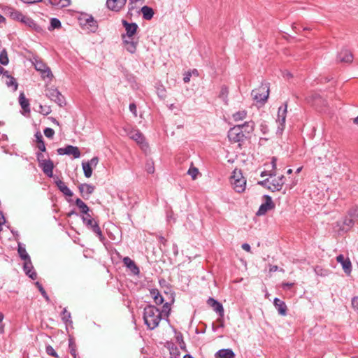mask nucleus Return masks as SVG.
Masks as SVG:
<instances>
[{
	"mask_svg": "<svg viewBox=\"0 0 358 358\" xmlns=\"http://www.w3.org/2000/svg\"><path fill=\"white\" fill-rule=\"evenodd\" d=\"M99 162V158L97 157H92L90 162H87V164H90V166L95 167Z\"/></svg>",
	"mask_w": 358,
	"mask_h": 358,
	"instance_id": "53",
	"label": "nucleus"
},
{
	"mask_svg": "<svg viewBox=\"0 0 358 358\" xmlns=\"http://www.w3.org/2000/svg\"><path fill=\"white\" fill-rule=\"evenodd\" d=\"M19 103L22 108L25 111L29 113V103L28 99L25 97L24 94L21 92L19 96Z\"/></svg>",
	"mask_w": 358,
	"mask_h": 358,
	"instance_id": "27",
	"label": "nucleus"
},
{
	"mask_svg": "<svg viewBox=\"0 0 358 358\" xmlns=\"http://www.w3.org/2000/svg\"><path fill=\"white\" fill-rule=\"evenodd\" d=\"M287 111V103H285L283 104V106H281L278 108L277 122L279 123L280 126H281V127H278V129L280 130L284 129L285 120H286Z\"/></svg>",
	"mask_w": 358,
	"mask_h": 358,
	"instance_id": "12",
	"label": "nucleus"
},
{
	"mask_svg": "<svg viewBox=\"0 0 358 358\" xmlns=\"http://www.w3.org/2000/svg\"><path fill=\"white\" fill-rule=\"evenodd\" d=\"M81 21H84V25L89 26L90 31L92 32H95L98 28L97 22L94 20V18L92 15H86L85 17L80 20Z\"/></svg>",
	"mask_w": 358,
	"mask_h": 358,
	"instance_id": "21",
	"label": "nucleus"
},
{
	"mask_svg": "<svg viewBox=\"0 0 358 358\" xmlns=\"http://www.w3.org/2000/svg\"><path fill=\"white\" fill-rule=\"evenodd\" d=\"M82 220L84 224L90 230H92L94 234L97 235L99 240L101 241H103L105 239L104 236L102 234L101 230L94 219H93L89 213L87 215H85L82 217Z\"/></svg>",
	"mask_w": 358,
	"mask_h": 358,
	"instance_id": "3",
	"label": "nucleus"
},
{
	"mask_svg": "<svg viewBox=\"0 0 358 358\" xmlns=\"http://www.w3.org/2000/svg\"><path fill=\"white\" fill-rule=\"evenodd\" d=\"M31 268H34L31 259L28 260H25L23 265V270L24 273Z\"/></svg>",
	"mask_w": 358,
	"mask_h": 358,
	"instance_id": "47",
	"label": "nucleus"
},
{
	"mask_svg": "<svg viewBox=\"0 0 358 358\" xmlns=\"http://www.w3.org/2000/svg\"><path fill=\"white\" fill-rule=\"evenodd\" d=\"M39 108H40L39 113H41V114H43L44 115H47L51 113V108L48 106L40 105Z\"/></svg>",
	"mask_w": 358,
	"mask_h": 358,
	"instance_id": "45",
	"label": "nucleus"
},
{
	"mask_svg": "<svg viewBox=\"0 0 358 358\" xmlns=\"http://www.w3.org/2000/svg\"><path fill=\"white\" fill-rule=\"evenodd\" d=\"M57 154L59 155H73L74 158L77 159L80 157V152L78 147L69 145L65 148H58Z\"/></svg>",
	"mask_w": 358,
	"mask_h": 358,
	"instance_id": "8",
	"label": "nucleus"
},
{
	"mask_svg": "<svg viewBox=\"0 0 358 358\" xmlns=\"http://www.w3.org/2000/svg\"><path fill=\"white\" fill-rule=\"evenodd\" d=\"M344 224H346L348 227H351L354 224V222L352 219L348 218L345 219Z\"/></svg>",
	"mask_w": 358,
	"mask_h": 358,
	"instance_id": "60",
	"label": "nucleus"
},
{
	"mask_svg": "<svg viewBox=\"0 0 358 358\" xmlns=\"http://www.w3.org/2000/svg\"><path fill=\"white\" fill-rule=\"evenodd\" d=\"M141 11L143 14V19L150 20L153 17L154 10L152 8L148 6H144L141 8Z\"/></svg>",
	"mask_w": 358,
	"mask_h": 358,
	"instance_id": "25",
	"label": "nucleus"
},
{
	"mask_svg": "<svg viewBox=\"0 0 358 358\" xmlns=\"http://www.w3.org/2000/svg\"><path fill=\"white\" fill-rule=\"evenodd\" d=\"M151 294L153 296L154 301L156 304L160 305L164 302V298L159 293V292L156 289H153L151 292Z\"/></svg>",
	"mask_w": 358,
	"mask_h": 358,
	"instance_id": "32",
	"label": "nucleus"
},
{
	"mask_svg": "<svg viewBox=\"0 0 358 358\" xmlns=\"http://www.w3.org/2000/svg\"><path fill=\"white\" fill-rule=\"evenodd\" d=\"M228 138L231 142L238 143L243 141L245 135L240 125L234 126L228 131Z\"/></svg>",
	"mask_w": 358,
	"mask_h": 358,
	"instance_id": "7",
	"label": "nucleus"
},
{
	"mask_svg": "<svg viewBox=\"0 0 358 358\" xmlns=\"http://www.w3.org/2000/svg\"><path fill=\"white\" fill-rule=\"evenodd\" d=\"M273 304L280 315L283 316L287 315V308L284 301L279 299L278 298H275Z\"/></svg>",
	"mask_w": 358,
	"mask_h": 358,
	"instance_id": "22",
	"label": "nucleus"
},
{
	"mask_svg": "<svg viewBox=\"0 0 358 358\" xmlns=\"http://www.w3.org/2000/svg\"><path fill=\"white\" fill-rule=\"evenodd\" d=\"M62 26L61 22L57 18L53 17L50 20V27L49 30L59 29Z\"/></svg>",
	"mask_w": 358,
	"mask_h": 358,
	"instance_id": "38",
	"label": "nucleus"
},
{
	"mask_svg": "<svg viewBox=\"0 0 358 358\" xmlns=\"http://www.w3.org/2000/svg\"><path fill=\"white\" fill-rule=\"evenodd\" d=\"M128 136L131 139L139 144L142 148L148 147L147 143L145 142V138L139 130L132 129L128 133Z\"/></svg>",
	"mask_w": 358,
	"mask_h": 358,
	"instance_id": "11",
	"label": "nucleus"
},
{
	"mask_svg": "<svg viewBox=\"0 0 358 358\" xmlns=\"http://www.w3.org/2000/svg\"><path fill=\"white\" fill-rule=\"evenodd\" d=\"M44 134L47 138H52L54 136L55 131L48 127L44 129Z\"/></svg>",
	"mask_w": 358,
	"mask_h": 358,
	"instance_id": "49",
	"label": "nucleus"
},
{
	"mask_svg": "<svg viewBox=\"0 0 358 358\" xmlns=\"http://www.w3.org/2000/svg\"><path fill=\"white\" fill-rule=\"evenodd\" d=\"M43 173L48 177H53L54 163L52 160L48 159L45 162L39 165Z\"/></svg>",
	"mask_w": 358,
	"mask_h": 358,
	"instance_id": "19",
	"label": "nucleus"
},
{
	"mask_svg": "<svg viewBox=\"0 0 358 358\" xmlns=\"http://www.w3.org/2000/svg\"><path fill=\"white\" fill-rule=\"evenodd\" d=\"M138 0H129V4H128V12L127 13V17L129 18H131L134 15V12L139 13L138 11V8L136 6V3Z\"/></svg>",
	"mask_w": 358,
	"mask_h": 358,
	"instance_id": "26",
	"label": "nucleus"
},
{
	"mask_svg": "<svg viewBox=\"0 0 358 358\" xmlns=\"http://www.w3.org/2000/svg\"><path fill=\"white\" fill-rule=\"evenodd\" d=\"M264 198L265 199V202L263 203L257 212L256 215L257 216H261L265 215L268 210L274 208L275 205L272 201V199L268 195H264Z\"/></svg>",
	"mask_w": 358,
	"mask_h": 358,
	"instance_id": "9",
	"label": "nucleus"
},
{
	"mask_svg": "<svg viewBox=\"0 0 358 358\" xmlns=\"http://www.w3.org/2000/svg\"><path fill=\"white\" fill-rule=\"evenodd\" d=\"M10 17L13 19L17 20L24 22L27 16L23 15L20 12L17 10H13L10 12Z\"/></svg>",
	"mask_w": 358,
	"mask_h": 358,
	"instance_id": "34",
	"label": "nucleus"
},
{
	"mask_svg": "<svg viewBox=\"0 0 358 358\" xmlns=\"http://www.w3.org/2000/svg\"><path fill=\"white\" fill-rule=\"evenodd\" d=\"M35 138H36V141L37 143V148L41 152H45L46 148H45V143L43 141V138L42 134L40 131H37L35 134Z\"/></svg>",
	"mask_w": 358,
	"mask_h": 358,
	"instance_id": "24",
	"label": "nucleus"
},
{
	"mask_svg": "<svg viewBox=\"0 0 358 358\" xmlns=\"http://www.w3.org/2000/svg\"><path fill=\"white\" fill-rule=\"evenodd\" d=\"M48 1L50 4L60 8L67 7L71 3V0H48Z\"/></svg>",
	"mask_w": 358,
	"mask_h": 358,
	"instance_id": "28",
	"label": "nucleus"
},
{
	"mask_svg": "<svg viewBox=\"0 0 358 358\" xmlns=\"http://www.w3.org/2000/svg\"><path fill=\"white\" fill-rule=\"evenodd\" d=\"M18 254L22 259L24 261L30 259V257L26 251L25 246L22 243H18Z\"/></svg>",
	"mask_w": 358,
	"mask_h": 358,
	"instance_id": "29",
	"label": "nucleus"
},
{
	"mask_svg": "<svg viewBox=\"0 0 358 358\" xmlns=\"http://www.w3.org/2000/svg\"><path fill=\"white\" fill-rule=\"evenodd\" d=\"M145 170L148 173L152 174L155 172L154 163L152 161H148L145 164Z\"/></svg>",
	"mask_w": 358,
	"mask_h": 358,
	"instance_id": "42",
	"label": "nucleus"
},
{
	"mask_svg": "<svg viewBox=\"0 0 358 358\" xmlns=\"http://www.w3.org/2000/svg\"><path fill=\"white\" fill-rule=\"evenodd\" d=\"M35 68L37 71H42L43 69H45L47 66L42 62H36L35 64Z\"/></svg>",
	"mask_w": 358,
	"mask_h": 358,
	"instance_id": "52",
	"label": "nucleus"
},
{
	"mask_svg": "<svg viewBox=\"0 0 358 358\" xmlns=\"http://www.w3.org/2000/svg\"><path fill=\"white\" fill-rule=\"evenodd\" d=\"M143 320L148 328L153 330L158 327L162 320V313L155 306L148 305L144 308Z\"/></svg>",
	"mask_w": 358,
	"mask_h": 358,
	"instance_id": "2",
	"label": "nucleus"
},
{
	"mask_svg": "<svg viewBox=\"0 0 358 358\" xmlns=\"http://www.w3.org/2000/svg\"><path fill=\"white\" fill-rule=\"evenodd\" d=\"M215 357L217 358H234L235 354L231 349H221L216 352Z\"/></svg>",
	"mask_w": 358,
	"mask_h": 358,
	"instance_id": "23",
	"label": "nucleus"
},
{
	"mask_svg": "<svg viewBox=\"0 0 358 358\" xmlns=\"http://www.w3.org/2000/svg\"><path fill=\"white\" fill-rule=\"evenodd\" d=\"M26 275H28L30 278L32 280H35L37 278V274L34 270V268H31L27 271L25 272Z\"/></svg>",
	"mask_w": 358,
	"mask_h": 358,
	"instance_id": "51",
	"label": "nucleus"
},
{
	"mask_svg": "<svg viewBox=\"0 0 358 358\" xmlns=\"http://www.w3.org/2000/svg\"><path fill=\"white\" fill-rule=\"evenodd\" d=\"M42 73V76L43 78H52L53 75L50 69V68L47 67L45 68V69H43V71H41Z\"/></svg>",
	"mask_w": 358,
	"mask_h": 358,
	"instance_id": "50",
	"label": "nucleus"
},
{
	"mask_svg": "<svg viewBox=\"0 0 358 358\" xmlns=\"http://www.w3.org/2000/svg\"><path fill=\"white\" fill-rule=\"evenodd\" d=\"M178 341L179 342V344H182L185 345V343L183 341V339H182V334H180V336H178L176 337Z\"/></svg>",
	"mask_w": 358,
	"mask_h": 358,
	"instance_id": "64",
	"label": "nucleus"
},
{
	"mask_svg": "<svg viewBox=\"0 0 358 358\" xmlns=\"http://www.w3.org/2000/svg\"><path fill=\"white\" fill-rule=\"evenodd\" d=\"M243 130V133H250L255 128V122L252 121L245 122L244 124L240 125Z\"/></svg>",
	"mask_w": 358,
	"mask_h": 358,
	"instance_id": "31",
	"label": "nucleus"
},
{
	"mask_svg": "<svg viewBox=\"0 0 358 358\" xmlns=\"http://www.w3.org/2000/svg\"><path fill=\"white\" fill-rule=\"evenodd\" d=\"M43 152H39L36 153V158L37 161L38 162V165L42 164L43 163L45 162L48 159L45 158L44 155L43 154Z\"/></svg>",
	"mask_w": 358,
	"mask_h": 358,
	"instance_id": "46",
	"label": "nucleus"
},
{
	"mask_svg": "<svg viewBox=\"0 0 358 358\" xmlns=\"http://www.w3.org/2000/svg\"><path fill=\"white\" fill-rule=\"evenodd\" d=\"M8 80L6 81V85L8 87H13V90L15 92L17 90V83L16 82L15 79L12 77V76H10L9 78H8Z\"/></svg>",
	"mask_w": 358,
	"mask_h": 358,
	"instance_id": "39",
	"label": "nucleus"
},
{
	"mask_svg": "<svg viewBox=\"0 0 358 358\" xmlns=\"http://www.w3.org/2000/svg\"><path fill=\"white\" fill-rule=\"evenodd\" d=\"M285 180L283 176L273 178L270 181V185L267 186V188L272 192L280 191L285 183Z\"/></svg>",
	"mask_w": 358,
	"mask_h": 358,
	"instance_id": "13",
	"label": "nucleus"
},
{
	"mask_svg": "<svg viewBox=\"0 0 358 358\" xmlns=\"http://www.w3.org/2000/svg\"><path fill=\"white\" fill-rule=\"evenodd\" d=\"M157 93L161 99L166 97V90L163 86H161L157 89Z\"/></svg>",
	"mask_w": 358,
	"mask_h": 358,
	"instance_id": "48",
	"label": "nucleus"
},
{
	"mask_svg": "<svg viewBox=\"0 0 358 358\" xmlns=\"http://www.w3.org/2000/svg\"><path fill=\"white\" fill-rule=\"evenodd\" d=\"M55 182L59 189L64 195L68 196H72L73 192L66 185V184L61 180L58 177H54Z\"/></svg>",
	"mask_w": 358,
	"mask_h": 358,
	"instance_id": "15",
	"label": "nucleus"
},
{
	"mask_svg": "<svg viewBox=\"0 0 358 358\" xmlns=\"http://www.w3.org/2000/svg\"><path fill=\"white\" fill-rule=\"evenodd\" d=\"M45 351L48 355L52 356L56 358L59 357L57 353L56 352L55 349L51 345L46 346Z\"/></svg>",
	"mask_w": 358,
	"mask_h": 358,
	"instance_id": "44",
	"label": "nucleus"
},
{
	"mask_svg": "<svg viewBox=\"0 0 358 358\" xmlns=\"http://www.w3.org/2000/svg\"><path fill=\"white\" fill-rule=\"evenodd\" d=\"M24 22L38 31L41 30V27L30 17H26Z\"/></svg>",
	"mask_w": 358,
	"mask_h": 358,
	"instance_id": "36",
	"label": "nucleus"
},
{
	"mask_svg": "<svg viewBox=\"0 0 358 358\" xmlns=\"http://www.w3.org/2000/svg\"><path fill=\"white\" fill-rule=\"evenodd\" d=\"M9 62L7 52L5 49L2 50L0 52V63L2 65H7Z\"/></svg>",
	"mask_w": 358,
	"mask_h": 358,
	"instance_id": "35",
	"label": "nucleus"
},
{
	"mask_svg": "<svg viewBox=\"0 0 358 358\" xmlns=\"http://www.w3.org/2000/svg\"><path fill=\"white\" fill-rule=\"evenodd\" d=\"M84 175L86 178H90L92 175V169L90 164L83 162L82 164Z\"/></svg>",
	"mask_w": 358,
	"mask_h": 358,
	"instance_id": "33",
	"label": "nucleus"
},
{
	"mask_svg": "<svg viewBox=\"0 0 358 358\" xmlns=\"http://www.w3.org/2000/svg\"><path fill=\"white\" fill-rule=\"evenodd\" d=\"M122 25L125 28L126 33L122 34V38L126 50L130 53H135L136 51L138 40L135 39L136 34L138 28V24L135 22H128L125 20H122Z\"/></svg>",
	"mask_w": 358,
	"mask_h": 358,
	"instance_id": "1",
	"label": "nucleus"
},
{
	"mask_svg": "<svg viewBox=\"0 0 358 358\" xmlns=\"http://www.w3.org/2000/svg\"><path fill=\"white\" fill-rule=\"evenodd\" d=\"M337 59L340 62L351 63L353 60V55L348 50L343 49L338 54Z\"/></svg>",
	"mask_w": 358,
	"mask_h": 358,
	"instance_id": "14",
	"label": "nucleus"
},
{
	"mask_svg": "<svg viewBox=\"0 0 358 358\" xmlns=\"http://www.w3.org/2000/svg\"><path fill=\"white\" fill-rule=\"evenodd\" d=\"M129 110L135 116L137 115V114H136V106L135 103H132L129 104Z\"/></svg>",
	"mask_w": 358,
	"mask_h": 358,
	"instance_id": "55",
	"label": "nucleus"
},
{
	"mask_svg": "<svg viewBox=\"0 0 358 358\" xmlns=\"http://www.w3.org/2000/svg\"><path fill=\"white\" fill-rule=\"evenodd\" d=\"M246 115L247 113L245 110H240L233 114L232 117L235 121H240L243 120L246 117Z\"/></svg>",
	"mask_w": 358,
	"mask_h": 358,
	"instance_id": "37",
	"label": "nucleus"
},
{
	"mask_svg": "<svg viewBox=\"0 0 358 358\" xmlns=\"http://www.w3.org/2000/svg\"><path fill=\"white\" fill-rule=\"evenodd\" d=\"M170 311H171V308H170L169 304L168 303H166L163 306V312H166V316H169Z\"/></svg>",
	"mask_w": 358,
	"mask_h": 358,
	"instance_id": "56",
	"label": "nucleus"
},
{
	"mask_svg": "<svg viewBox=\"0 0 358 358\" xmlns=\"http://www.w3.org/2000/svg\"><path fill=\"white\" fill-rule=\"evenodd\" d=\"M269 94V87L267 84H262L258 88L252 91L251 95L257 102L264 103Z\"/></svg>",
	"mask_w": 358,
	"mask_h": 358,
	"instance_id": "5",
	"label": "nucleus"
},
{
	"mask_svg": "<svg viewBox=\"0 0 358 358\" xmlns=\"http://www.w3.org/2000/svg\"><path fill=\"white\" fill-rule=\"evenodd\" d=\"M76 205L80 208L81 213L87 215L90 211L89 207L79 198L76 200Z\"/></svg>",
	"mask_w": 358,
	"mask_h": 358,
	"instance_id": "30",
	"label": "nucleus"
},
{
	"mask_svg": "<svg viewBox=\"0 0 358 358\" xmlns=\"http://www.w3.org/2000/svg\"><path fill=\"white\" fill-rule=\"evenodd\" d=\"M36 285L38 287V289L40 291L42 296L46 299L47 301H48L50 300V299H49L45 290L43 287L42 285L40 282H36Z\"/></svg>",
	"mask_w": 358,
	"mask_h": 358,
	"instance_id": "43",
	"label": "nucleus"
},
{
	"mask_svg": "<svg viewBox=\"0 0 358 358\" xmlns=\"http://www.w3.org/2000/svg\"><path fill=\"white\" fill-rule=\"evenodd\" d=\"M258 184L265 187H267V186L270 185V180L267 178L264 180L258 182Z\"/></svg>",
	"mask_w": 358,
	"mask_h": 358,
	"instance_id": "58",
	"label": "nucleus"
},
{
	"mask_svg": "<svg viewBox=\"0 0 358 358\" xmlns=\"http://www.w3.org/2000/svg\"><path fill=\"white\" fill-rule=\"evenodd\" d=\"M122 262L125 266H127L131 272L134 275H138L140 270L136 266L135 262L129 257H125L122 259Z\"/></svg>",
	"mask_w": 358,
	"mask_h": 358,
	"instance_id": "17",
	"label": "nucleus"
},
{
	"mask_svg": "<svg viewBox=\"0 0 358 358\" xmlns=\"http://www.w3.org/2000/svg\"><path fill=\"white\" fill-rule=\"evenodd\" d=\"M352 306L355 310H358V297L355 296L352 298Z\"/></svg>",
	"mask_w": 358,
	"mask_h": 358,
	"instance_id": "54",
	"label": "nucleus"
},
{
	"mask_svg": "<svg viewBox=\"0 0 358 358\" xmlns=\"http://www.w3.org/2000/svg\"><path fill=\"white\" fill-rule=\"evenodd\" d=\"M187 173L192 177V180H195L199 175V169L196 167H190L187 171Z\"/></svg>",
	"mask_w": 358,
	"mask_h": 358,
	"instance_id": "40",
	"label": "nucleus"
},
{
	"mask_svg": "<svg viewBox=\"0 0 358 358\" xmlns=\"http://www.w3.org/2000/svg\"><path fill=\"white\" fill-rule=\"evenodd\" d=\"M312 99H313V101H315V103H316L317 100V99H321V97H320V96L319 94H313V95L312 96Z\"/></svg>",
	"mask_w": 358,
	"mask_h": 358,
	"instance_id": "63",
	"label": "nucleus"
},
{
	"mask_svg": "<svg viewBox=\"0 0 358 358\" xmlns=\"http://www.w3.org/2000/svg\"><path fill=\"white\" fill-rule=\"evenodd\" d=\"M62 319L65 322L67 323L69 322L70 323H72V321L71 319V313L66 310V308H64L62 314Z\"/></svg>",
	"mask_w": 358,
	"mask_h": 358,
	"instance_id": "41",
	"label": "nucleus"
},
{
	"mask_svg": "<svg viewBox=\"0 0 358 358\" xmlns=\"http://www.w3.org/2000/svg\"><path fill=\"white\" fill-rule=\"evenodd\" d=\"M80 192L84 199H88L94 190V186L90 184H81L79 187Z\"/></svg>",
	"mask_w": 358,
	"mask_h": 358,
	"instance_id": "20",
	"label": "nucleus"
},
{
	"mask_svg": "<svg viewBox=\"0 0 358 358\" xmlns=\"http://www.w3.org/2000/svg\"><path fill=\"white\" fill-rule=\"evenodd\" d=\"M241 248H242L244 250H245V251H247V252H250V249H251V248H250V245L248 243H243V244L242 245Z\"/></svg>",
	"mask_w": 358,
	"mask_h": 358,
	"instance_id": "62",
	"label": "nucleus"
},
{
	"mask_svg": "<svg viewBox=\"0 0 358 358\" xmlns=\"http://www.w3.org/2000/svg\"><path fill=\"white\" fill-rule=\"evenodd\" d=\"M5 222V218L1 211H0V231H1V225Z\"/></svg>",
	"mask_w": 358,
	"mask_h": 358,
	"instance_id": "61",
	"label": "nucleus"
},
{
	"mask_svg": "<svg viewBox=\"0 0 358 358\" xmlns=\"http://www.w3.org/2000/svg\"><path fill=\"white\" fill-rule=\"evenodd\" d=\"M192 76V73L190 72H187L184 75L183 80L185 83H187L190 80V78Z\"/></svg>",
	"mask_w": 358,
	"mask_h": 358,
	"instance_id": "57",
	"label": "nucleus"
},
{
	"mask_svg": "<svg viewBox=\"0 0 358 358\" xmlns=\"http://www.w3.org/2000/svg\"><path fill=\"white\" fill-rule=\"evenodd\" d=\"M231 183L236 192L241 193L245 191L246 186V180L243 177L241 171L235 170L231 178Z\"/></svg>",
	"mask_w": 358,
	"mask_h": 358,
	"instance_id": "4",
	"label": "nucleus"
},
{
	"mask_svg": "<svg viewBox=\"0 0 358 358\" xmlns=\"http://www.w3.org/2000/svg\"><path fill=\"white\" fill-rule=\"evenodd\" d=\"M336 260L342 265L343 269L346 274H350L352 271V264L349 259H345L343 255H339Z\"/></svg>",
	"mask_w": 358,
	"mask_h": 358,
	"instance_id": "16",
	"label": "nucleus"
},
{
	"mask_svg": "<svg viewBox=\"0 0 358 358\" xmlns=\"http://www.w3.org/2000/svg\"><path fill=\"white\" fill-rule=\"evenodd\" d=\"M45 94L48 99L55 102L59 106H63L66 103L64 96L54 87L46 88Z\"/></svg>",
	"mask_w": 358,
	"mask_h": 358,
	"instance_id": "6",
	"label": "nucleus"
},
{
	"mask_svg": "<svg viewBox=\"0 0 358 358\" xmlns=\"http://www.w3.org/2000/svg\"><path fill=\"white\" fill-rule=\"evenodd\" d=\"M127 0H106L107 8L113 12L118 13L125 6Z\"/></svg>",
	"mask_w": 358,
	"mask_h": 358,
	"instance_id": "10",
	"label": "nucleus"
},
{
	"mask_svg": "<svg viewBox=\"0 0 358 358\" xmlns=\"http://www.w3.org/2000/svg\"><path fill=\"white\" fill-rule=\"evenodd\" d=\"M293 285H294V283H292V282H283L282 284V287L284 289H288L291 288L292 287H293Z\"/></svg>",
	"mask_w": 358,
	"mask_h": 358,
	"instance_id": "59",
	"label": "nucleus"
},
{
	"mask_svg": "<svg viewBox=\"0 0 358 358\" xmlns=\"http://www.w3.org/2000/svg\"><path fill=\"white\" fill-rule=\"evenodd\" d=\"M208 304L211 306L216 313L219 314L220 317H224V311L222 303L213 298H209L208 300Z\"/></svg>",
	"mask_w": 358,
	"mask_h": 358,
	"instance_id": "18",
	"label": "nucleus"
}]
</instances>
